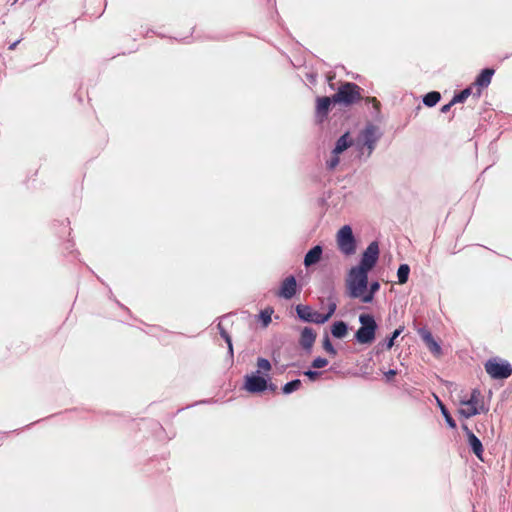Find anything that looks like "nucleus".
Wrapping results in <instances>:
<instances>
[{"mask_svg": "<svg viewBox=\"0 0 512 512\" xmlns=\"http://www.w3.org/2000/svg\"><path fill=\"white\" fill-rule=\"evenodd\" d=\"M381 137L379 129L374 124H368L360 133L357 141V150L359 157L367 160L376 148L377 142Z\"/></svg>", "mask_w": 512, "mask_h": 512, "instance_id": "nucleus-1", "label": "nucleus"}, {"mask_svg": "<svg viewBox=\"0 0 512 512\" xmlns=\"http://www.w3.org/2000/svg\"><path fill=\"white\" fill-rule=\"evenodd\" d=\"M360 327L354 334V339L359 344H371L376 337L377 322L372 314L359 315Z\"/></svg>", "mask_w": 512, "mask_h": 512, "instance_id": "nucleus-2", "label": "nucleus"}, {"mask_svg": "<svg viewBox=\"0 0 512 512\" xmlns=\"http://www.w3.org/2000/svg\"><path fill=\"white\" fill-rule=\"evenodd\" d=\"M368 272L369 271L359 266H355L350 269L347 277V286L350 297L359 298L362 296L363 292L367 290Z\"/></svg>", "mask_w": 512, "mask_h": 512, "instance_id": "nucleus-3", "label": "nucleus"}, {"mask_svg": "<svg viewBox=\"0 0 512 512\" xmlns=\"http://www.w3.org/2000/svg\"><path fill=\"white\" fill-rule=\"evenodd\" d=\"M332 97L334 104L348 107L361 100V88L356 83L344 82Z\"/></svg>", "mask_w": 512, "mask_h": 512, "instance_id": "nucleus-4", "label": "nucleus"}, {"mask_svg": "<svg viewBox=\"0 0 512 512\" xmlns=\"http://www.w3.org/2000/svg\"><path fill=\"white\" fill-rule=\"evenodd\" d=\"M485 370L492 379H507L512 375V365L499 357H493L486 361Z\"/></svg>", "mask_w": 512, "mask_h": 512, "instance_id": "nucleus-5", "label": "nucleus"}, {"mask_svg": "<svg viewBox=\"0 0 512 512\" xmlns=\"http://www.w3.org/2000/svg\"><path fill=\"white\" fill-rule=\"evenodd\" d=\"M337 245L341 253L346 256L356 252V239L351 226L344 225L337 233Z\"/></svg>", "mask_w": 512, "mask_h": 512, "instance_id": "nucleus-6", "label": "nucleus"}, {"mask_svg": "<svg viewBox=\"0 0 512 512\" xmlns=\"http://www.w3.org/2000/svg\"><path fill=\"white\" fill-rule=\"evenodd\" d=\"M260 371L256 370L244 377L243 388L252 394L262 393L267 390V378L260 376Z\"/></svg>", "mask_w": 512, "mask_h": 512, "instance_id": "nucleus-7", "label": "nucleus"}, {"mask_svg": "<svg viewBox=\"0 0 512 512\" xmlns=\"http://www.w3.org/2000/svg\"><path fill=\"white\" fill-rule=\"evenodd\" d=\"M480 396V391L478 389H473L469 399L461 400L460 403L465 405L466 408H461L459 410L460 415L465 418H470L479 414L483 410V407L479 408L477 406Z\"/></svg>", "mask_w": 512, "mask_h": 512, "instance_id": "nucleus-8", "label": "nucleus"}, {"mask_svg": "<svg viewBox=\"0 0 512 512\" xmlns=\"http://www.w3.org/2000/svg\"><path fill=\"white\" fill-rule=\"evenodd\" d=\"M379 258V245L377 241H372L362 254L359 267L370 271L377 263Z\"/></svg>", "mask_w": 512, "mask_h": 512, "instance_id": "nucleus-9", "label": "nucleus"}, {"mask_svg": "<svg viewBox=\"0 0 512 512\" xmlns=\"http://www.w3.org/2000/svg\"><path fill=\"white\" fill-rule=\"evenodd\" d=\"M298 318L307 323L324 324L323 313L314 311L309 305L298 304L295 307Z\"/></svg>", "mask_w": 512, "mask_h": 512, "instance_id": "nucleus-10", "label": "nucleus"}, {"mask_svg": "<svg viewBox=\"0 0 512 512\" xmlns=\"http://www.w3.org/2000/svg\"><path fill=\"white\" fill-rule=\"evenodd\" d=\"M462 429L465 432L467 443L471 451L479 460L483 461L484 448L481 440L468 428L466 424H462Z\"/></svg>", "mask_w": 512, "mask_h": 512, "instance_id": "nucleus-11", "label": "nucleus"}, {"mask_svg": "<svg viewBox=\"0 0 512 512\" xmlns=\"http://www.w3.org/2000/svg\"><path fill=\"white\" fill-rule=\"evenodd\" d=\"M331 104H334L332 96L317 97L315 118L318 123H322L327 118Z\"/></svg>", "mask_w": 512, "mask_h": 512, "instance_id": "nucleus-12", "label": "nucleus"}, {"mask_svg": "<svg viewBox=\"0 0 512 512\" xmlns=\"http://www.w3.org/2000/svg\"><path fill=\"white\" fill-rule=\"evenodd\" d=\"M297 292V281L295 276L290 275L284 279L279 290V296L284 299H291Z\"/></svg>", "mask_w": 512, "mask_h": 512, "instance_id": "nucleus-13", "label": "nucleus"}, {"mask_svg": "<svg viewBox=\"0 0 512 512\" xmlns=\"http://www.w3.org/2000/svg\"><path fill=\"white\" fill-rule=\"evenodd\" d=\"M418 335L421 337V339L425 342L429 350L434 354H440L441 353V346L440 344L434 339L432 333L430 330L426 327L419 328L417 330Z\"/></svg>", "mask_w": 512, "mask_h": 512, "instance_id": "nucleus-14", "label": "nucleus"}, {"mask_svg": "<svg viewBox=\"0 0 512 512\" xmlns=\"http://www.w3.org/2000/svg\"><path fill=\"white\" fill-rule=\"evenodd\" d=\"M316 339V333L311 327H304L301 331L299 343L308 352L311 351Z\"/></svg>", "mask_w": 512, "mask_h": 512, "instance_id": "nucleus-15", "label": "nucleus"}, {"mask_svg": "<svg viewBox=\"0 0 512 512\" xmlns=\"http://www.w3.org/2000/svg\"><path fill=\"white\" fill-rule=\"evenodd\" d=\"M323 254V248L321 245H315L312 247L305 255L304 257V266L305 267H311L315 264H317L322 257Z\"/></svg>", "mask_w": 512, "mask_h": 512, "instance_id": "nucleus-16", "label": "nucleus"}, {"mask_svg": "<svg viewBox=\"0 0 512 512\" xmlns=\"http://www.w3.org/2000/svg\"><path fill=\"white\" fill-rule=\"evenodd\" d=\"M494 69L485 68L481 71V73L477 76L474 84L479 88H486L491 83L492 77L494 75Z\"/></svg>", "mask_w": 512, "mask_h": 512, "instance_id": "nucleus-17", "label": "nucleus"}, {"mask_svg": "<svg viewBox=\"0 0 512 512\" xmlns=\"http://www.w3.org/2000/svg\"><path fill=\"white\" fill-rule=\"evenodd\" d=\"M353 144L349 132L344 133L335 144L332 154H341Z\"/></svg>", "mask_w": 512, "mask_h": 512, "instance_id": "nucleus-18", "label": "nucleus"}, {"mask_svg": "<svg viewBox=\"0 0 512 512\" xmlns=\"http://www.w3.org/2000/svg\"><path fill=\"white\" fill-rule=\"evenodd\" d=\"M348 332V324L342 320L336 321L331 326V334L337 339H342Z\"/></svg>", "mask_w": 512, "mask_h": 512, "instance_id": "nucleus-19", "label": "nucleus"}, {"mask_svg": "<svg viewBox=\"0 0 512 512\" xmlns=\"http://www.w3.org/2000/svg\"><path fill=\"white\" fill-rule=\"evenodd\" d=\"M379 288H380L379 282L374 281V282L370 283L368 292L367 293L363 292L362 296H360L359 298H361V301L364 303H370V302H372L374 295L379 290Z\"/></svg>", "mask_w": 512, "mask_h": 512, "instance_id": "nucleus-20", "label": "nucleus"}, {"mask_svg": "<svg viewBox=\"0 0 512 512\" xmlns=\"http://www.w3.org/2000/svg\"><path fill=\"white\" fill-rule=\"evenodd\" d=\"M440 99L441 94L438 91H431L423 96L422 101L427 107H433L440 101Z\"/></svg>", "mask_w": 512, "mask_h": 512, "instance_id": "nucleus-21", "label": "nucleus"}, {"mask_svg": "<svg viewBox=\"0 0 512 512\" xmlns=\"http://www.w3.org/2000/svg\"><path fill=\"white\" fill-rule=\"evenodd\" d=\"M410 267L408 264H401L397 270V278L399 284H405L408 281Z\"/></svg>", "mask_w": 512, "mask_h": 512, "instance_id": "nucleus-22", "label": "nucleus"}, {"mask_svg": "<svg viewBox=\"0 0 512 512\" xmlns=\"http://www.w3.org/2000/svg\"><path fill=\"white\" fill-rule=\"evenodd\" d=\"M437 401H438V404H439V407H440V410H441V413L445 419V422L447 423V425L454 429L456 428V422L455 420L453 419V417L451 416L450 412L448 411V409L446 408V406L437 398Z\"/></svg>", "mask_w": 512, "mask_h": 512, "instance_id": "nucleus-23", "label": "nucleus"}, {"mask_svg": "<svg viewBox=\"0 0 512 512\" xmlns=\"http://www.w3.org/2000/svg\"><path fill=\"white\" fill-rule=\"evenodd\" d=\"M301 384L302 383L300 379H294L292 381H289L282 387V392L286 395L291 394L297 391L300 388Z\"/></svg>", "mask_w": 512, "mask_h": 512, "instance_id": "nucleus-24", "label": "nucleus"}, {"mask_svg": "<svg viewBox=\"0 0 512 512\" xmlns=\"http://www.w3.org/2000/svg\"><path fill=\"white\" fill-rule=\"evenodd\" d=\"M472 93V88L467 87L460 91L459 93L455 94L452 98V104L456 103H463Z\"/></svg>", "mask_w": 512, "mask_h": 512, "instance_id": "nucleus-25", "label": "nucleus"}, {"mask_svg": "<svg viewBox=\"0 0 512 512\" xmlns=\"http://www.w3.org/2000/svg\"><path fill=\"white\" fill-rule=\"evenodd\" d=\"M404 327L400 326L399 328L395 329L390 337H388L385 340V347L386 349H391L394 346L395 339L403 332Z\"/></svg>", "mask_w": 512, "mask_h": 512, "instance_id": "nucleus-26", "label": "nucleus"}, {"mask_svg": "<svg viewBox=\"0 0 512 512\" xmlns=\"http://www.w3.org/2000/svg\"><path fill=\"white\" fill-rule=\"evenodd\" d=\"M274 310L272 308H266L259 314V318L262 321L263 326L267 327L271 323V316Z\"/></svg>", "mask_w": 512, "mask_h": 512, "instance_id": "nucleus-27", "label": "nucleus"}, {"mask_svg": "<svg viewBox=\"0 0 512 512\" xmlns=\"http://www.w3.org/2000/svg\"><path fill=\"white\" fill-rule=\"evenodd\" d=\"M323 349L332 357L337 355V350L331 343V340L327 334L323 338Z\"/></svg>", "mask_w": 512, "mask_h": 512, "instance_id": "nucleus-28", "label": "nucleus"}, {"mask_svg": "<svg viewBox=\"0 0 512 512\" xmlns=\"http://www.w3.org/2000/svg\"><path fill=\"white\" fill-rule=\"evenodd\" d=\"M329 302H328V312L327 313H323V317L324 318V321L327 322L331 316L335 313L336 309H337V304L334 300L331 299V297L328 298Z\"/></svg>", "mask_w": 512, "mask_h": 512, "instance_id": "nucleus-29", "label": "nucleus"}, {"mask_svg": "<svg viewBox=\"0 0 512 512\" xmlns=\"http://www.w3.org/2000/svg\"><path fill=\"white\" fill-rule=\"evenodd\" d=\"M257 367L259 371L263 370L265 372H268L271 370V363L268 359L259 357L257 359Z\"/></svg>", "mask_w": 512, "mask_h": 512, "instance_id": "nucleus-30", "label": "nucleus"}, {"mask_svg": "<svg viewBox=\"0 0 512 512\" xmlns=\"http://www.w3.org/2000/svg\"><path fill=\"white\" fill-rule=\"evenodd\" d=\"M220 336L221 338H223L225 340V342L227 343V346H228V353L231 357H233V345H232V339H231V336L229 335V333L227 331H222L220 332Z\"/></svg>", "mask_w": 512, "mask_h": 512, "instance_id": "nucleus-31", "label": "nucleus"}, {"mask_svg": "<svg viewBox=\"0 0 512 512\" xmlns=\"http://www.w3.org/2000/svg\"><path fill=\"white\" fill-rule=\"evenodd\" d=\"M327 364H328V360L326 358L316 357L312 361L311 367L314 368V369H320V368L325 367Z\"/></svg>", "mask_w": 512, "mask_h": 512, "instance_id": "nucleus-32", "label": "nucleus"}, {"mask_svg": "<svg viewBox=\"0 0 512 512\" xmlns=\"http://www.w3.org/2000/svg\"><path fill=\"white\" fill-rule=\"evenodd\" d=\"M339 154H332L331 158L326 162L327 168L333 170L339 164Z\"/></svg>", "mask_w": 512, "mask_h": 512, "instance_id": "nucleus-33", "label": "nucleus"}, {"mask_svg": "<svg viewBox=\"0 0 512 512\" xmlns=\"http://www.w3.org/2000/svg\"><path fill=\"white\" fill-rule=\"evenodd\" d=\"M303 374L310 380V381H315L316 379H318V377L321 375V372L320 371H316V370H311V369H308L306 371L303 372Z\"/></svg>", "mask_w": 512, "mask_h": 512, "instance_id": "nucleus-34", "label": "nucleus"}, {"mask_svg": "<svg viewBox=\"0 0 512 512\" xmlns=\"http://www.w3.org/2000/svg\"><path fill=\"white\" fill-rule=\"evenodd\" d=\"M384 375L387 381H391L392 378L397 375V370L390 369L387 372H385Z\"/></svg>", "mask_w": 512, "mask_h": 512, "instance_id": "nucleus-35", "label": "nucleus"}, {"mask_svg": "<svg viewBox=\"0 0 512 512\" xmlns=\"http://www.w3.org/2000/svg\"><path fill=\"white\" fill-rule=\"evenodd\" d=\"M453 105H454V104H452V100H451L449 103H447V104H445V105H443V106L441 107V112H442V113H447V112H449V111H450V109H451V107H452Z\"/></svg>", "mask_w": 512, "mask_h": 512, "instance_id": "nucleus-36", "label": "nucleus"}, {"mask_svg": "<svg viewBox=\"0 0 512 512\" xmlns=\"http://www.w3.org/2000/svg\"><path fill=\"white\" fill-rule=\"evenodd\" d=\"M267 390H270L272 392H276L277 391V386L274 384V383H269L267 381Z\"/></svg>", "mask_w": 512, "mask_h": 512, "instance_id": "nucleus-37", "label": "nucleus"}, {"mask_svg": "<svg viewBox=\"0 0 512 512\" xmlns=\"http://www.w3.org/2000/svg\"><path fill=\"white\" fill-rule=\"evenodd\" d=\"M369 102H372L373 103V106L376 108V109H379V106H380V103L377 101L376 98H368L367 99Z\"/></svg>", "mask_w": 512, "mask_h": 512, "instance_id": "nucleus-38", "label": "nucleus"}, {"mask_svg": "<svg viewBox=\"0 0 512 512\" xmlns=\"http://www.w3.org/2000/svg\"><path fill=\"white\" fill-rule=\"evenodd\" d=\"M20 40H17L15 42H13L12 44H10L9 46V50H14L16 48V46L19 44Z\"/></svg>", "mask_w": 512, "mask_h": 512, "instance_id": "nucleus-39", "label": "nucleus"}, {"mask_svg": "<svg viewBox=\"0 0 512 512\" xmlns=\"http://www.w3.org/2000/svg\"><path fill=\"white\" fill-rule=\"evenodd\" d=\"M217 328H218V330H219V333H220V332H222V331H226V330L224 329V327L222 326L221 322H219V323H218Z\"/></svg>", "mask_w": 512, "mask_h": 512, "instance_id": "nucleus-40", "label": "nucleus"}]
</instances>
